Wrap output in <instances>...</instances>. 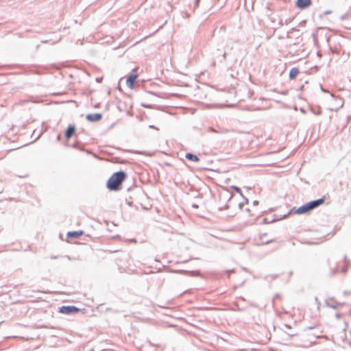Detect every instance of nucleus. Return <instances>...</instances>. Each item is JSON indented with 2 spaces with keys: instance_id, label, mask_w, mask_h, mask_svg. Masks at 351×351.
I'll return each instance as SVG.
<instances>
[{
  "instance_id": "obj_10",
  "label": "nucleus",
  "mask_w": 351,
  "mask_h": 351,
  "mask_svg": "<svg viewBox=\"0 0 351 351\" xmlns=\"http://www.w3.org/2000/svg\"><path fill=\"white\" fill-rule=\"evenodd\" d=\"M299 73H300V71L298 68H296V67L292 68L289 71V79L290 80L295 79L298 75Z\"/></svg>"
},
{
  "instance_id": "obj_18",
  "label": "nucleus",
  "mask_w": 351,
  "mask_h": 351,
  "mask_svg": "<svg viewBox=\"0 0 351 351\" xmlns=\"http://www.w3.org/2000/svg\"><path fill=\"white\" fill-rule=\"evenodd\" d=\"M271 242H272V241H265V242H263V243H264L265 244H267V243H271Z\"/></svg>"
},
{
  "instance_id": "obj_17",
  "label": "nucleus",
  "mask_w": 351,
  "mask_h": 351,
  "mask_svg": "<svg viewBox=\"0 0 351 351\" xmlns=\"http://www.w3.org/2000/svg\"><path fill=\"white\" fill-rule=\"evenodd\" d=\"M245 211L248 213L249 215H251L250 214V210L249 208H246Z\"/></svg>"
},
{
  "instance_id": "obj_9",
  "label": "nucleus",
  "mask_w": 351,
  "mask_h": 351,
  "mask_svg": "<svg viewBox=\"0 0 351 351\" xmlns=\"http://www.w3.org/2000/svg\"><path fill=\"white\" fill-rule=\"evenodd\" d=\"M75 132V127L74 125H69L66 130L65 131V138L66 140H69Z\"/></svg>"
},
{
  "instance_id": "obj_4",
  "label": "nucleus",
  "mask_w": 351,
  "mask_h": 351,
  "mask_svg": "<svg viewBox=\"0 0 351 351\" xmlns=\"http://www.w3.org/2000/svg\"><path fill=\"white\" fill-rule=\"evenodd\" d=\"M324 201H325V198L322 197L320 199L311 201V202H308V204L311 210H312L319 207L322 204H323L324 203Z\"/></svg>"
},
{
  "instance_id": "obj_8",
  "label": "nucleus",
  "mask_w": 351,
  "mask_h": 351,
  "mask_svg": "<svg viewBox=\"0 0 351 351\" xmlns=\"http://www.w3.org/2000/svg\"><path fill=\"white\" fill-rule=\"evenodd\" d=\"M309 211H311V209L309 208L308 203H306V204L301 206L300 207H299L298 209H296L295 210V213L298 214V215H302V214L306 213Z\"/></svg>"
},
{
  "instance_id": "obj_1",
  "label": "nucleus",
  "mask_w": 351,
  "mask_h": 351,
  "mask_svg": "<svg viewBox=\"0 0 351 351\" xmlns=\"http://www.w3.org/2000/svg\"><path fill=\"white\" fill-rule=\"evenodd\" d=\"M127 175L124 171L114 173L108 180L106 187L110 191H117L121 189L122 183L126 179Z\"/></svg>"
},
{
  "instance_id": "obj_19",
  "label": "nucleus",
  "mask_w": 351,
  "mask_h": 351,
  "mask_svg": "<svg viewBox=\"0 0 351 351\" xmlns=\"http://www.w3.org/2000/svg\"><path fill=\"white\" fill-rule=\"evenodd\" d=\"M335 316H336V317H337V318H339V317H340V316H341V315H340L339 313H337V314L335 315Z\"/></svg>"
},
{
  "instance_id": "obj_14",
  "label": "nucleus",
  "mask_w": 351,
  "mask_h": 351,
  "mask_svg": "<svg viewBox=\"0 0 351 351\" xmlns=\"http://www.w3.org/2000/svg\"><path fill=\"white\" fill-rule=\"evenodd\" d=\"M253 204H254V206L258 205V201L256 200V199H254L253 200Z\"/></svg>"
},
{
  "instance_id": "obj_22",
  "label": "nucleus",
  "mask_w": 351,
  "mask_h": 351,
  "mask_svg": "<svg viewBox=\"0 0 351 351\" xmlns=\"http://www.w3.org/2000/svg\"><path fill=\"white\" fill-rule=\"evenodd\" d=\"M286 327H287V328H291V327H290L289 326H288V325H286Z\"/></svg>"
},
{
  "instance_id": "obj_20",
  "label": "nucleus",
  "mask_w": 351,
  "mask_h": 351,
  "mask_svg": "<svg viewBox=\"0 0 351 351\" xmlns=\"http://www.w3.org/2000/svg\"><path fill=\"white\" fill-rule=\"evenodd\" d=\"M247 190L248 192H250L252 191V189H250V188H247Z\"/></svg>"
},
{
  "instance_id": "obj_16",
  "label": "nucleus",
  "mask_w": 351,
  "mask_h": 351,
  "mask_svg": "<svg viewBox=\"0 0 351 351\" xmlns=\"http://www.w3.org/2000/svg\"><path fill=\"white\" fill-rule=\"evenodd\" d=\"M267 235V233H263V234H261V239H262L264 237H266Z\"/></svg>"
},
{
  "instance_id": "obj_11",
  "label": "nucleus",
  "mask_w": 351,
  "mask_h": 351,
  "mask_svg": "<svg viewBox=\"0 0 351 351\" xmlns=\"http://www.w3.org/2000/svg\"><path fill=\"white\" fill-rule=\"evenodd\" d=\"M101 118V116L99 114H89L87 116V119L90 121H99Z\"/></svg>"
},
{
  "instance_id": "obj_6",
  "label": "nucleus",
  "mask_w": 351,
  "mask_h": 351,
  "mask_svg": "<svg viewBox=\"0 0 351 351\" xmlns=\"http://www.w3.org/2000/svg\"><path fill=\"white\" fill-rule=\"evenodd\" d=\"M325 303L328 307L334 309H337L342 305L341 303L334 300L332 298L326 300Z\"/></svg>"
},
{
  "instance_id": "obj_2",
  "label": "nucleus",
  "mask_w": 351,
  "mask_h": 351,
  "mask_svg": "<svg viewBox=\"0 0 351 351\" xmlns=\"http://www.w3.org/2000/svg\"><path fill=\"white\" fill-rule=\"evenodd\" d=\"M80 309L74 306H63L60 308L59 312L63 314L77 313Z\"/></svg>"
},
{
  "instance_id": "obj_3",
  "label": "nucleus",
  "mask_w": 351,
  "mask_h": 351,
  "mask_svg": "<svg viewBox=\"0 0 351 351\" xmlns=\"http://www.w3.org/2000/svg\"><path fill=\"white\" fill-rule=\"evenodd\" d=\"M138 75L137 73H132L127 77L126 80V84L128 88L130 89H133L134 87V82H136V79L138 78Z\"/></svg>"
},
{
  "instance_id": "obj_13",
  "label": "nucleus",
  "mask_w": 351,
  "mask_h": 351,
  "mask_svg": "<svg viewBox=\"0 0 351 351\" xmlns=\"http://www.w3.org/2000/svg\"><path fill=\"white\" fill-rule=\"evenodd\" d=\"M242 198H243V206H244V204H248L249 203V201H250V197L245 196L243 194Z\"/></svg>"
},
{
  "instance_id": "obj_15",
  "label": "nucleus",
  "mask_w": 351,
  "mask_h": 351,
  "mask_svg": "<svg viewBox=\"0 0 351 351\" xmlns=\"http://www.w3.org/2000/svg\"><path fill=\"white\" fill-rule=\"evenodd\" d=\"M331 13V11L330 10H326L324 12V14L327 15V14H330Z\"/></svg>"
},
{
  "instance_id": "obj_12",
  "label": "nucleus",
  "mask_w": 351,
  "mask_h": 351,
  "mask_svg": "<svg viewBox=\"0 0 351 351\" xmlns=\"http://www.w3.org/2000/svg\"><path fill=\"white\" fill-rule=\"evenodd\" d=\"M186 158L194 162H198L199 160V158L197 156L192 154L191 153H187L186 154Z\"/></svg>"
},
{
  "instance_id": "obj_7",
  "label": "nucleus",
  "mask_w": 351,
  "mask_h": 351,
  "mask_svg": "<svg viewBox=\"0 0 351 351\" xmlns=\"http://www.w3.org/2000/svg\"><path fill=\"white\" fill-rule=\"evenodd\" d=\"M84 234V232L82 230L69 232L66 234L67 239H73V238H79ZM68 242L71 243V241L68 240Z\"/></svg>"
},
{
  "instance_id": "obj_21",
  "label": "nucleus",
  "mask_w": 351,
  "mask_h": 351,
  "mask_svg": "<svg viewBox=\"0 0 351 351\" xmlns=\"http://www.w3.org/2000/svg\"><path fill=\"white\" fill-rule=\"evenodd\" d=\"M320 242H315V243H311L312 244H318Z\"/></svg>"
},
{
  "instance_id": "obj_5",
  "label": "nucleus",
  "mask_w": 351,
  "mask_h": 351,
  "mask_svg": "<svg viewBox=\"0 0 351 351\" xmlns=\"http://www.w3.org/2000/svg\"><path fill=\"white\" fill-rule=\"evenodd\" d=\"M312 3L311 0H297L295 5L300 9H305L308 8Z\"/></svg>"
}]
</instances>
